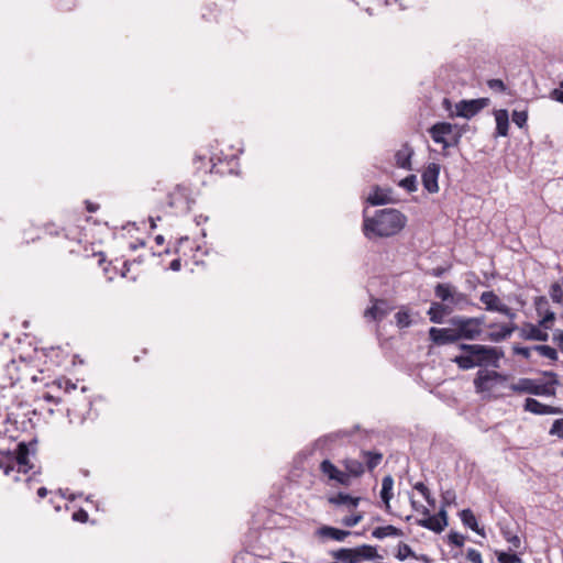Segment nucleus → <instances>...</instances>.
<instances>
[{
  "label": "nucleus",
  "mask_w": 563,
  "mask_h": 563,
  "mask_svg": "<svg viewBox=\"0 0 563 563\" xmlns=\"http://www.w3.org/2000/svg\"><path fill=\"white\" fill-rule=\"evenodd\" d=\"M406 224L407 217L394 208L376 210L373 217L363 211L362 232L368 240L395 236Z\"/></svg>",
  "instance_id": "1"
},
{
  "label": "nucleus",
  "mask_w": 563,
  "mask_h": 563,
  "mask_svg": "<svg viewBox=\"0 0 563 563\" xmlns=\"http://www.w3.org/2000/svg\"><path fill=\"white\" fill-rule=\"evenodd\" d=\"M459 349L464 353L456 355L452 362L462 371L488 365L497 368L499 360L505 356L503 349L497 346L461 343Z\"/></svg>",
  "instance_id": "2"
},
{
  "label": "nucleus",
  "mask_w": 563,
  "mask_h": 563,
  "mask_svg": "<svg viewBox=\"0 0 563 563\" xmlns=\"http://www.w3.org/2000/svg\"><path fill=\"white\" fill-rule=\"evenodd\" d=\"M509 388L517 394H530L534 396H555V388L551 387V384L538 383L532 378H520L517 383H514Z\"/></svg>",
  "instance_id": "3"
},
{
  "label": "nucleus",
  "mask_w": 563,
  "mask_h": 563,
  "mask_svg": "<svg viewBox=\"0 0 563 563\" xmlns=\"http://www.w3.org/2000/svg\"><path fill=\"white\" fill-rule=\"evenodd\" d=\"M67 402L70 405L66 409L69 422L78 424L84 423L91 410L92 404L90 399L81 393L74 398L67 399Z\"/></svg>",
  "instance_id": "4"
},
{
  "label": "nucleus",
  "mask_w": 563,
  "mask_h": 563,
  "mask_svg": "<svg viewBox=\"0 0 563 563\" xmlns=\"http://www.w3.org/2000/svg\"><path fill=\"white\" fill-rule=\"evenodd\" d=\"M449 323L455 328L459 341H476L484 339L476 327L472 323L470 317L454 316L449 320Z\"/></svg>",
  "instance_id": "5"
},
{
  "label": "nucleus",
  "mask_w": 563,
  "mask_h": 563,
  "mask_svg": "<svg viewBox=\"0 0 563 563\" xmlns=\"http://www.w3.org/2000/svg\"><path fill=\"white\" fill-rule=\"evenodd\" d=\"M319 470L321 474L327 477V482L332 485H341L343 487H349L352 481H349L347 474H344V471H341L336 465H334L330 460H323Z\"/></svg>",
  "instance_id": "6"
},
{
  "label": "nucleus",
  "mask_w": 563,
  "mask_h": 563,
  "mask_svg": "<svg viewBox=\"0 0 563 563\" xmlns=\"http://www.w3.org/2000/svg\"><path fill=\"white\" fill-rule=\"evenodd\" d=\"M507 376L496 372V371H487V369H479L476 373V376L474 378V387L476 393H485L492 390V382H506Z\"/></svg>",
  "instance_id": "7"
},
{
  "label": "nucleus",
  "mask_w": 563,
  "mask_h": 563,
  "mask_svg": "<svg viewBox=\"0 0 563 563\" xmlns=\"http://www.w3.org/2000/svg\"><path fill=\"white\" fill-rule=\"evenodd\" d=\"M489 104L488 98L461 100L455 104V115L471 119Z\"/></svg>",
  "instance_id": "8"
},
{
  "label": "nucleus",
  "mask_w": 563,
  "mask_h": 563,
  "mask_svg": "<svg viewBox=\"0 0 563 563\" xmlns=\"http://www.w3.org/2000/svg\"><path fill=\"white\" fill-rule=\"evenodd\" d=\"M454 128H457V124H452L450 122H437L428 129V133L433 142L441 144L443 151H446L449 148V140L446 136L453 133ZM443 154L446 155L445 152H443Z\"/></svg>",
  "instance_id": "9"
},
{
  "label": "nucleus",
  "mask_w": 563,
  "mask_h": 563,
  "mask_svg": "<svg viewBox=\"0 0 563 563\" xmlns=\"http://www.w3.org/2000/svg\"><path fill=\"white\" fill-rule=\"evenodd\" d=\"M434 295L439 298L444 305H457L464 300L465 296L461 292H457L455 287L449 283H439L434 287Z\"/></svg>",
  "instance_id": "10"
},
{
  "label": "nucleus",
  "mask_w": 563,
  "mask_h": 563,
  "mask_svg": "<svg viewBox=\"0 0 563 563\" xmlns=\"http://www.w3.org/2000/svg\"><path fill=\"white\" fill-rule=\"evenodd\" d=\"M30 450L25 442H20L13 453L8 452V460L18 464V472L27 473L33 465L29 460Z\"/></svg>",
  "instance_id": "11"
},
{
  "label": "nucleus",
  "mask_w": 563,
  "mask_h": 563,
  "mask_svg": "<svg viewBox=\"0 0 563 563\" xmlns=\"http://www.w3.org/2000/svg\"><path fill=\"white\" fill-rule=\"evenodd\" d=\"M430 340L435 345H446L459 342L455 328H430L429 330Z\"/></svg>",
  "instance_id": "12"
},
{
  "label": "nucleus",
  "mask_w": 563,
  "mask_h": 563,
  "mask_svg": "<svg viewBox=\"0 0 563 563\" xmlns=\"http://www.w3.org/2000/svg\"><path fill=\"white\" fill-rule=\"evenodd\" d=\"M440 175V165L437 163H429L422 172V185L430 194L439 191L438 178Z\"/></svg>",
  "instance_id": "13"
},
{
  "label": "nucleus",
  "mask_w": 563,
  "mask_h": 563,
  "mask_svg": "<svg viewBox=\"0 0 563 563\" xmlns=\"http://www.w3.org/2000/svg\"><path fill=\"white\" fill-rule=\"evenodd\" d=\"M519 338L526 341L547 342L549 340V333L547 331L541 330L539 323L536 325L533 323L526 322L519 329Z\"/></svg>",
  "instance_id": "14"
},
{
  "label": "nucleus",
  "mask_w": 563,
  "mask_h": 563,
  "mask_svg": "<svg viewBox=\"0 0 563 563\" xmlns=\"http://www.w3.org/2000/svg\"><path fill=\"white\" fill-rule=\"evenodd\" d=\"M373 306L364 311V317L373 321H382L391 310L388 302L384 299L372 297Z\"/></svg>",
  "instance_id": "15"
},
{
  "label": "nucleus",
  "mask_w": 563,
  "mask_h": 563,
  "mask_svg": "<svg viewBox=\"0 0 563 563\" xmlns=\"http://www.w3.org/2000/svg\"><path fill=\"white\" fill-rule=\"evenodd\" d=\"M352 553L353 563H362L363 561H372L382 559L378 554L376 547L369 544H362L355 548H349Z\"/></svg>",
  "instance_id": "16"
},
{
  "label": "nucleus",
  "mask_w": 563,
  "mask_h": 563,
  "mask_svg": "<svg viewBox=\"0 0 563 563\" xmlns=\"http://www.w3.org/2000/svg\"><path fill=\"white\" fill-rule=\"evenodd\" d=\"M523 410L534 415H559L563 412L560 407L541 404L534 398H527L525 400Z\"/></svg>",
  "instance_id": "17"
},
{
  "label": "nucleus",
  "mask_w": 563,
  "mask_h": 563,
  "mask_svg": "<svg viewBox=\"0 0 563 563\" xmlns=\"http://www.w3.org/2000/svg\"><path fill=\"white\" fill-rule=\"evenodd\" d=\"M340 464L344 467V474H347L349 481L361 477L365 473L364 463L356 459L345 457L340 461Z\"/></svg>",
  "instance_id": "18"
},
{
  "label": "nucleus",
  "mask_w": 563,
  "mask_h": 563,
  "mask_svg": "<svg viewBox=\"0 0 563 563\" xmlns=\"http://www.w3.org/2000/svg\"><path fill=\"white\" fill-rule=\"evenodd\" d=\"M390 192V189L385 190L376 185L373 187V190L367 197L366 201L372 206H384L390 203L393 201V199L389 196Z\"/></svg>",
  "instance_id": "19"
},
{
  "label": "nucleus",
  "mask_w": 563,
  "mask_h": 563,
  "mask_svg": "<svg viewBox=\"0 0 563 563\" xmlns=\"http://www.w3.org/2000/svg\"><path fill=\"white\" fill-rule=\"evenodd\" d=\"M412 155H413V148L408 143H405L402 145V147L399 151H397V153L395 154L397 166L400 168L407 169V170H411L412 169V165H411Z\"/></svg>",
  "instance_id": "20"
},
{
  "label": "nucleus",
  "mask_w": 563,
  "mask_h": 563,
  "mask_svg": "<svg viewBox=\"0 0 563 563\" xmlns=\"http://www.w3.org/2000/svg\"><path fill=\"white\" fill-rule=\"evenodd\" d=\"M451 312L452 308L449 305L432 302L430 309L428 310V316L431 322L442 323L444 316L450 314Z\"/></svg>",
  "instance_id": "21"
},
{
  "label": "nucleus",
  "mask_w": 563,
  "mask_h": 563,
  "mask_svg": "<svg viewBox=\"0 0 563 563\" xmlns=\"http://www.w3.org/2000/svg\"><path fill=\"white\" fill-rule=\"evenodd\" d=\"M460 518H461L462 523L465 527L470 528L477 534L485 537L484 528L478 526L477 519H476L474 512L470 508L463 509L460 512Z\"/></svg>",
  "instance_id": "22"
},
{
  "label": "nucleus",
  "mask_w": 563,
  "mask_h": 563,
  "mask_svg": "<svg viewBox=\"0 0 563 563\" xmlns=\"http://www.w3.org/2000/svg\"><path fill=\"white\" fill-rule=\"evenodd\" d=\"M496 120V136H507L509 130V114L506 109L494 112Z\"/></svg>",
  "instance_id": "23"
},
{
  "label": "nucleus",
  "mask_w": 563,
  "mask_h": 563,
  "mask_svg": "<svg viewBox=\"0 0 563 563\" xmlns=\"http://www.w3.org/2000/svg\"><path fill=\"white\" fill-rule=\"evenodd\" d=\"M317 532L320 537L329 538L339 542L344 541L346 537L352 534L349 530H341L331 526H322Z\"/></svg>",
  "instance_id": "24"
},
{
  "label": "nucleus",
  "mask_w": 563,
  "mask_h": 563,
  "mask_svg": "<svg viewBox=\"0 0 563 563\" xmlns=\"http://www.w3.org/2000/svg\"><path fill=\"white\" fill-rule=\"evenodd\" d=\"M328 501L333 506L347 505L351 508H356L361 501V497H353L346 493L340 492L334 496H330Z\"/></svg>",
  "instance_id": "25"
},
{
  "label": "nucleus",
  "mask_w": 563,
  "mask_h": 563,
  "mask_svg": "<svg viewBox=\"0 0 563 563\" xmlns=\"http://www.w3.org/2000/svg\"><path fill=\"white\" fill-rule=\"evenodd\" d=\"M486 328L492 331H489L485 334L483 341L487 340V341H490L494 343H498V342H503L508 339V336L506 334H504L505 329L501 324L492 322V323H487Z\"/></svg>",
  "instance_id": "26"
},
{
  "label": "nucleus",
  "mask_w": 563,
  "mask_h": 563,
  "mask_svg": "<svg viewBox=\"0 0 563 563\" xmlns=\"http://www.w3.org/2000/svg\"><path fill=\"white\" fill-rule=\"evenodd\" d=\"M393 486H394V478L391 475H386L382 479V490H380V498L383 503L386 505V509L388 510L390 508L389 501L393 498Z\"/></svg>",
  "instance_id": "27"
},
{
  "label": "nucleus",
  "mask_w": 563,
  "mask_h": 563,
  "mask_svg": "<svg viewBox=\"0 0 563 563\" xmlns=\"http://www.w3.org/2000/svg\"><path fill=\"white\" fill-rule=\"evenodd\" d=\"M479 300L482 303L485 305V309L487 311H492V312H496L498 310L499 306L503 305V302H500V299L498 298V296L492 290L484 291L481 295Z\"/></svg>",
  "instance_id": "28"
},
{
  "label": "nucleus",
  "mask_w": 563,
  "mask_h": 563,
  "mask_svg": "<svg viewBox=\"0 0 563 563\" xmlns=\"http://www.w3.org/2000/svg\"><path fill=\"white\" fill-rule=\"evenodd\" d=\"M360 424H355L352 429H343L331 432L323 437L325 442H336L339 440L350 439L356 431H360Z\"/></svg>",
  "instance_id": "29"
},
{
  "label": "nucleus",
  "mask_w": 563,
  "mask_h": 563,
  "mask_svg": "<svg viewBox=\"0 0 563 563\" xmlns=\"http://www.w3.org/2000/svg\"><path fill=\"white\" fill-rule=\"evenodd\" d=\"M417 525L426 529H429L435 533H440L445 529V527L441 523L440 519L438 517L431 516L430 514L429 516H427V518L418 519Z\"/></svg>",
  "instance_id": "30"
},
{
  "label": "nucleus",
  "mask_w": 563,
  "mask_h": 563,
  "mask_svg": "<svg viewBox=\"0 0 563 563\" xmlns=\"http://www.w3.org/2000/svg\"><path fill=\"white\" fill-rule=\"evenodd\" d=\"M362 455L365 459V468L369 472L376 468L383 460V454L377 451H362Z\"/></svg>",
  "instance_id": "31"
},
{
  "label": "nucleus",
  "mask_w": 563,
  "mask_h": 563,
  "mask_svg": "<svg viewBox=\"0 0 563 563\" xmlns=\"http://www.w3.org/2000/svg\"><path fill=\"white\" fill-rule=\"evenodd\" d=\"M402 534L404 533L400 529L391 525L377 527L372 532V536L376 539H383L385 537H400Z\"/></svg>",
  "instance_id": "32"
},
{
  "label": "nucleus",
  "mask_w": 563,
  "mask_h": 563,
  "mask_svg": "<svg viewBox=\"0 0 563 563\" xmlns=\"http://www.w3.org/2000/svg\"><path fill=\"white\" fill-rule=\"evenodd\" d=\"M549 296L554 303L563 306V282H555L550 285Z\"/></svg>",
  "instance_id": "33"
},
{
  "label": "nucleus",
  "mask_w": 563,
  "mask_h": 563,
  "mask_svg": "<svg viewBox=\"0 0 563 563\" xmlns=\"http://www.w3.org/2000/svg\"><path fill=\"white\" fill-rule=\"evenodd\" d=\"M532 350L534 352L539 353L541 356H544V357L551 360L552 362H556L559 360L558 351L550 345H544V344L533 345Z\"/></svg>",
  "instance_id": "34"
},
{
  "label": "nucleus",
  "mask_w": 563,
  "mask_h": 563,
  "mask_svg": "<svg viewBox=\"0 0 563 563\" xmlns=\"http://www.w3.org/2000/svg\"><path fill=\"white\" fill-rule=\"evenodd\" d=\"M330 555L336 560L335 563H353L352 553L349 548H341L330 552Z\"/></svg>",
  "instance_id": "35"
},
{
  "label": "nucleus",
  "mask_w": 563,
  "mask_h": 563,
  "mask_svg": "<svg viewBox=\"0 0 563 563\" xmlns=\"http://www.w3.org/2000/svg\"><path fill=\"white\" fill-rule=\"evenodd\" d=\"M500 533L503 538L511 544L512 549L516 550L520 548V538L516 533H514L508 527H500Z\"/></svg>",
  "instance_id": "36"
},
{
  "label": "nucleus",
  "mask_w": 563,
  "mask_h": 563,
  "mask_svg": "<svg viewBox=\"0 0 563 563\" xmlns=\"http://www.w3.org/2000/svg\"><path fill=\"white\" fill-rule=\"evenodd\" d=\"M541 317V320L538 322L539 327L544 330H550L556 319V314L552 310L545 309Z\"/></svg>",
  "instance_id": "37"
},
{
  "label": "nucleus",
  "mask_w": 563,
  "mask_h": 563,
  "mask_svg": "<svg viewBox=\"0 0 563 563\" xmlns=\"http://www.w3.org/2000/svg\"><path fill=\"white\" fill-rule=\"evenodd\" d=\"M396 558L399 561H405L408 558H412V559L417 558V554L412 551V549L407 543L400 542L397 548Z\"/></svg>",
  "instance_id": "38"
},
{
  "label": "nucleus",
  "mask_w": 563,
  "mask_h": 563,
  "mask_svg": "<svg viewBox=\"0 0 563 563\" xmlns=\"http://www.w3.org/2000/svg\"><path fill=\"white\" fill-rule=\"evenodd\" d=\"M467 129V124L457 125V128H454V131L451 134V140L449 141V147L457 146L460 144L461 137L463 136L464 133H466Z\"/></svg>",
  "instance_id": "39"
},
{
  "label": "nucleus",
  "mask_w": 563,
  "mask_h": 563,
  "mask_svg": "<svg viewBox=\"0 0 563 563\" xmlns=\"http://www.w3.org/2000/svg\"><path fill=\"white\" fill-rule=\"evenodd\" d=\"M399 186L409 192H415L418 189L417 176L411 174L400 180Z\"/></svg>",
  "instance_id": "40"
},
{
  "label": "nucleus",
  "mask_w": 563,
  "mask_h": 563,
  "mask_svg": "<svg viewBox=\"0 0 563 563\" xmlns=\"http://www.w3.org/2000/svg\"><path fill=\"white\" fill-rule=\"evenodd\" d=\"M495 553L499 563H522V560L515 553L504 551H496Z\"/></svg>",
  "instance_id": "41"
},
{
  "label": "nucleus",
  "mask_w": 563,
  "mask_h": 563,
  "mask_svg": "<svg viewBox=\"0 0 563 563\" xmlns=\"http://www.w3.org/2000/svg\"><path fill=\"white\" fill-rule=\"evenodd\" d=\"M533 306L538 316H541L545 309H549V300L545 296H537L533 299Z\"/></svg>",
  "instance_id": "42"
},
{
  "label": "nucleus",
  "mask_w": 563,
  "mask_h": 563,
  "mask_svg": "<svg viewBox=\"0 0 563 563\" xmlns=\"http://www.w3.org/2000/svg\"><path fill=\"white\" fill-rule=\"evenodd\" d=\"M396 323L399 328H408L411 324L410 316L407 311L400 310L395 314Z\"/></svg>",
  "instance_id": "43"
},
{
  "label": "nucleus",
  "mask_w": 563,
  "mask_h": 563,
  "mask_svg": "<svg viewBox=\"0 0 563 563\" xmlns=\"http://www.w3.org/2000/svg\"><path fill=\"white\" fill-rule=\"evenodd\" d=\"M527 120H528L527 110H523V111L515 110L512 112V121L518 128L522 129L523 126H526Z\"/></svg>",
  "instance_id": "44"
},
{
  "label": "nucleus",
  "mask_w": 563,
  "mask_h": 563,
  "mask_svg": "<svg viewBox=\"0 0 563 563\" xmlns=\"http://www.w3.org/2000/svg\"><path fill=\"white\" fill-rule=\"evenodd\" d=\"M448 541H449V543H451L455 547L462 548L465 542V537L456 531H451L448 534Z\"/></svg>",
  "instance_id": "45"
},
{
  "label": "nucleus",
  "mask_w": 563,
  "mask_h": 563,
  "mask_svg": "<svg viewBox=\"0 0 563 563\" xmlns=\"http://www.w3.org/2000/svg\"><path fill=\"white\" fill-rule=\"evenodd\" d=\"M531 351H533L532 347L520 346L518 344L512 345V353L522 356L527 361L531 357Z\"/></svg>",
  "instance_id": "46"
},
{
  "label": "nucleus",
  "mask_w": 563,
  "mask_h": 563,
  "mask_svg": "<svg viewBox=\"0 0 563 563\" xmlns=\"http://www.w3.org/2000/svg\"><path fill=\"white\" fill-rule=\"evenodd\" d=\"M441 498H442V507L445 508V507L452 505L453 503H455L456 495L453 489H448L441 494Z\"/></svg>",
  "instance_id": "47"
},
{
  "label": "nucleus",
  "mask_w": 563,
  "mask_h": 563,
  "mask_svg": "<svg viewBox=\"0 0 563 563\" xmlns=\"http://www.w3.org/2000/svg\"><path fill=\"white\" fill-rule=\"evenodd\" d=\"M549 433L563 439V418L554 420Z\"/></svg>",
  "instance_id": "48"
},
{
  "label": "nucleus",
  "mask_w": 563,
  "mask_h": 563,
  "mask_svg": "<svg viewBox=\"0 0 563 563\" xmlns=\"http://www.w3.org/2000/svg\"><path fill=\"white\" fill-rule=\"evenodd\" d=\"M487 86L489 89L497 92H505L507 87L501 79H489L487 80Z\"/></svg>",
  "instance_id": "49"
},
{
  "label": "nucleus",
  "mask_w": 563,
  "mask_h": 563,
  "mask_svg": "<svg viewBox=\"0 0 563 563\" xmlns=\"http://www.w3.org/2000/svg\"><path fill=\"white\" fill-rule=\"evenodd\" d=\"M363 519L362 512L343 518L342 523L345 527H354Z\"/></svg>",
  "instance_id": "50"
},
{
  "label": "nucleus",
  "mask_w": 563,
  "mask_h": 563,
  "mask_svg": "<svg viewBox=\"0 0 563 563\" xmlns=\"http://www.w3.org/2000/svg\"><path fill=\"white\" fill-rule=\"evenodd\" d=\"M542 375L544 377H548L549 380L545 382L544 384H551V387H554L560 385V382H559V376L555 372H552V371H543L542 372Z\"/></svg>",
  "instance_id": "51"
},
{
  "label": "nucleus",
  "mask_w": 563,
  "mask_h": 563,
  "mask_svg": "<svg viewBox=\"0 0 563 563\" xmlns=\"http://www.w3.org/2000/svg\"><path fill=\"white\" fill-rule=\"evenodd\" d=\"M466 558L472 563H483L482 554L475 549L470 548L467 550Z\"/></svg>",
  "instance_id": "52"
},
{
  "label": "nucleus",
  "mask_w": 563,
  "mask_h": 563,
  "mask_svg": "<svg viewBox=\"0 0 563 563\" xmlns=\"http://www.w3.org/2000/svg\"><path fill=\"white\" fill-rule=\"evenodd\" d=\"M550 98L563 104V80L560 82L559 88L550 92Z\"/></svg>",
  "instance_id": "53"
},
{
  "label": "nucleus",
  "mask_w": 563,
  "mask_h": 563,
  "mask_svg": "<svg viewBox=\"0 0 563 563\" xmlns=\"http://www.w3.org/2000/svg\"><path fill=\"white\" fill-rule=\"evenodd\" d=\"M71 518H73L74 521H78V522L85 523V522L88 521L89 516H88V512L85 509L80 508V509H78L77 511H75L73 514Z\"/></svg>",
  "instance_id": "54"
},
{
  "label": "nucleus",
  "mask_w": 563,
  "mask_h": 563,
  "mask_svg": "<svg viewBox=\"0 0 563 563\" xmlns=\"http://www.w3.org/2000/svg\"><path fill=\"white\" fill-rule=\"evenodd\" d=\"M470 318L472 320V323L476 327V329L483 335V333H484L483 328L484 327L486 328V325H487L485 323L486 317L485 316H479V317H470Z\"/></svg>",
  "instance_id": "55"
},
{
  "label": "nucleus",
  "mask_w": 563,
  "mask_h": 563,
  "mask_svg": "<svg viewBox=\"0 0 563 563\" xmlns=\"http://www.w3.org/2000/svg\"><path fill=\"white\" fill-rule=\"evenodd\" d=\"M496 312H499V313L506 316L507 318L510 319V321H512L517 317V313L505 303L499 306V308Z\"/></svg>",
  "instance_id": "56"
},
{
  "label": "nucleus",
  "mask_w": 563,
  "mask_h": 563,
  "mask_svg": "<svg viewBox=\"0 0 563 563\" xmlns=\"http://www.w3.org/2000/svg\"><path fill=\"white\" fill-rule=\"evenodd\" d=\"M552 340L554 343L558 344L560 351L563 353V330L562 329H555L553 332Z\"/></svg>",
  "instance_id": "57"
},
{
  "label": "nucleus",
  "mask_w": 563,
  "mask_h": 563,
  "mask_svg": "<svg viewBox=\"0 0 563 563\" xmlns=\"http://www.w3.org/2000/svg\"><path fill=\"white\" fill-rule=\"evenodd\" d=\"M501 325L504 327L505 329V332L504 334H506L508 336V339L510 338V335L515 332V331H519V327L515 323V322H509V323H501Z\"/></svg>",
  "instance_id": "58"
},
{
  "label": "nucleus",
  "mask_w": 563,
  "mask_h": 563,
  "mask_svg": "<svg viewBox=\"0 0 563 563\" xmlns=\"http://www.w3.org/2000/svg\"><path fill=\"white\" fill-rule=\"evenodd\" d=\"M413 488L418 490L423 496V498H429L430 490L422 482L416 483Z\"/></svg>",
  "instance_id": "59"
},
{
  "label": "nucleus",
  "mask_w": 563,
  "mask_h": 563,
  "mask_svg": "<svg viewBox=\"0 0 563 563\" xmlns=\"http://www.w3.org/2000/svg\"><path fill=\"white\" fill-rule=\"evenodd\" d=\"M55 385H57L59 388L63 387V385H65V390L68 391L69 388H73V389H76V385L75 384H71L69 380L67 379H57V380H54Z\"/></svg>",
  "instance_id": "60"
},
{
  "label": "nucleus",
  "mask_w": 563,
  "mask_h": 563,
  "mask_svg": "<svg viewBox=\"0 0 563 563\" xmlns=\"http://www.w3.org/2000/svg\"><path fill=\"white\" fill-rule=\"evenodd\" d=\"M434 517H438L440 519L441 523L444 527H448V525H449V522H448V512H446L444 507H441V509L439 510V512L437 515H434Z\"/></svg>",
  "instance_id": "61"
},
{
  "label": "nucleus",
  "mask_w": 563,
  "mask_h": 563,
  "mask_svg": "<svg viewBox=\"0 0 563 563\" xmlns=\"http://www.w3.org/2000/svg\"><path fill=\"white\" fill-rule=\"evenodd\" d=\"M448 269L449 268H446V267L438 266V267L432 268L429 274L434 277L440 278L448 272Z\"/></svg>",
  "instance_id": "62"
},
{
  "label": "nucleus",
  "mask_w": 563,
  "mask_h": 563,
  "mask_svg": "<svg viewBox=\"0 0 563 563\" xmlns=\"http://www.w3.org/2000/svg\"><path fill=\"white\" fill-rule=\"evenodd\" d=\"M411 503V507L417 510V511H421L424 516H429V509L420 504H418L416 500H413L411 498L410 500Z\"/></svg>",
  "instance_id": "63"
},
{
  "label": "nucleus",
  "mask_w": 563,
  "mask_h": 563,
  "mask_svg": "<svg viewBox=\"0 0 563 563\" xmlns=\"http://www.w3.org/2000/svg\"><path fill=\"white\" fill-rule=\"evenodd\" d=\"M181 267L180 258H175L170 262L169 268L174 272H178Z\"/></svg>",
  "instance_id": "64"
}]
</instances>
